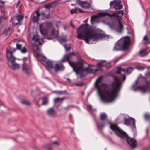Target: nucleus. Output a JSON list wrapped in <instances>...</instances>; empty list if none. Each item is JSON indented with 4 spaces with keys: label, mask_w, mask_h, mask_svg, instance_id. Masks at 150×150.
<instances>
[{
    "label": "nucleus",
    "mask_w": 150,
    "mask_h": 150,
    "mask_svg": "<svg viewBox=\"0 0 150 150\" xmlns=\"http://www.w3.org/2000/svg\"><path fill=\"white\" fill-rule=\"evenodd\" d=\"M114 82L107 87L104 84H102V77L100 76L96 81L95 85L102 101L104 103L113 101L117 96V92L121 87L120 79L117 76L113 77Z\"/></svg>",
    "instance_id": "obj_1"
},
{
    "label": "nucleus",
    "mask_w": 150,
    "mask_h": 150,
    "mask_svg": "<svg viewBox=\"0 0 150 150\" xmlns=\"http://www.w3.org/2000/svg\"><path fill=\"white\" fill-rule=\"evenodd\" d=\"M77 33L78 38L83 39L88 44H93L99 40L109 38L108 36L103 33L101 30L89 27L87 24L81 25L77 29Z\"/></svg>",
    "instance_id": "obj_2"
},
{
    "label": "nucleus",
    "mask_w": 150,
    "mask_h": 150,
    "mask_svg": "<svg viewBox=\"0 0 150 150\" xmlns=\"http://www.w3.org/2000/svg\"><path fill=\"white\" fill-rule=\"evenodd\" d=\"M74 55V53H72L64 55L61 61L63 62L67 61L73 68V71L76 72V74H81L84 72L95 74L99 70V69H94L90 67L84 68L83 67V61L80 57L78 62L70 61L69 59L71 58V55Z\"/></svg>",
    "instance_id": "obj_3"
},
{
    "label": "nucleus",
    "mask_w": 150,
    "mask_h": 150,
    "mask_svg": "<svg viewBox=\"0 0 150 150\" xmlns=\"http://www.w3.org/2000/svg\"><path fill=\"white\" fill-rule=\"evenodd\" d=\"M107 123L110 124V127L115 134L122 139L126 140L128 144L131 147L134 148L136 146V142L135 140L132 138L129 137L125 132L120 129L116 124H111L108 121L100 123H97V126L98 129H100L103 128Z\"/></svg>",
    "instance_id": "obj_4"
},
{
    "label": "nucleus",
    "mask_w": 150,
    "mask_h": 150,
    "mask_svg": "<svg viewBox=\"0 0 150 150\" xmlns=\"http://www.w3.org/2000/svg\"><path fill=\"white\" fill-rule=\"evenodd\" d=\"M51 25V23L50 22L43 23L40 25V31L42 35L45 37L44 38L50 40L55 37H57V38L58 40L60 39L63 42L67 41V40L66 39V36H62L61 37H58V31H55L54 29H53L52 30L51 33V35L50 36H46L47 33L48 26V25Z\"/></svg>",
    "instance_id": "obj_5"
},
{
    "label": "nucleus",
    "mask_w": 150,
    "mask_h": 150,
    "mask_svg": "<svg viewBox=\"0 0 150 150\" xmlns=\"http://www.w3.org/2000/svg\"><path fill=\"white\" fill-rule=\"evenodd\" d=\"M16 49L11 47L6 50V57L7 58L8 64L10 67L14 70L18 69L19 65L15 62L16 58L13 56V53Z\"/></svg>",
    "instance_id": "obj_6"
},
{
    "label": "nucleus",
    "mask_w": 150,
    "mask_h": 150,
    "mask_svg": "<svg viewBox=\"0 0 150 150\" xmlns=\"http://www.w3.org/2000/svg\"><path fill=\"white\" fill-rule=\"evenodd\" d=\"M130 43L129 39L127 37H123L116 42L113 48L114 51L124 50L128 49Z\"/></svg>",
    "instance_id": "obj_7"
},
{
    "label": "nucleus",
    "mask_w": 150,
    "mask_h": 150,
    "mask_svg": "<svg viewBox=\"0 0 150 150\" xmlns=\"http://www.w3.org/2000/svg\"><path fill=\"white\" fill-rule=\"evenodd\" d=\"M137 81H136L135 82V84L133 85L132 88L134 91H137L138 90H140L143 93H146L149 91L148 83L147 81H146V84L144 86H140L139 87L136 86L135 85L137 83Z\"/></svg>",
    "instance_id": "obj_8"
},
{
    "label": "nucleus",
    "mask_w": 150,
    "mask_h": 150,
    "mask_svg": "<svg viewBox=\"0 0 150 150\" xmlns=\"http://www.w3.org/2000/svg\"><path fill=\"white\" fill-rule=\"evenodd\" d=\"M23 18L22 15L16 14L11 18L10 21L12 23L13 25L16 26L20 24V21L23 19Z\"/></svg>",
    "instance_id": "obj_9"
},
{
    "label": "nucleus",
    "mask_w": 150,
    "mask_h": 150,
    "mask_svg": "<svg viewBox=\"0 0 150 150\" xmlns=\"http://www.w3.org/2000/svg\"><path fill=\"white\" fill-rule=\"evenodd\" d=\"M114 19L118 23V25L116 29V31L118 33H121L123 30V25L122 23L121 18L120 16H117L114 17Z\"/></svg>",
    "instance_id": "obj_10"
},
{
    "label": "nucleus",
    "mask_w": 150,
    "mask_h": 150,
    "mask_svg": "<svg viewBox=\"0 0 150 150\" xmlns=\"http://www.w3.org/2000/svg\"><path fill=\"white\" fill-rule=\"evenodd\" d=\"M131 120H132L133 122L132 125L134 127H135V120L132 117H129L127 115H125L124 118V123L126 125H130L131 123Z\"/></svg>",
    "instance_id": "obj_11"
},
{
    "label": "nucleus",
    "mask_w": 150,
    "mask_h": 150,
    "mask_svg": "<svg viewBox=\"0 0 150 150\" xmlns=\"http://www.w3.org/2000/svg\"><path fill=\"white\" fill-rule=\"evenodd\" d=\"M133 69V68L131 67L124 69L119 67L117 69L116 72L118 74H120L121 73V71H122L126 74H129L132 72Z\"/></svg>",
    "instance_id": "obj_12"
},
{
    "label": "nucleus",
    "mask_w": 150,
    "mask_h": 150,
    "mask_svg": "<svg viewBox=\"0 0 150 150\" xmlns=\"http://www.w3.org/2000/svg\"><path fill=\"white\" fill-rule=\"evenodd\" d=\"M120 1H113L110 3V6L114 5L115 9L119 10L121 9L122 7V5L120 4Z\"/></svg>",
    "instance_id": "obj_13"
},
{
    "label": "nucleus",
    "mask_w": 150,
    "mask_h": 150,
    "mask_svg": "<svg viewBox=\"0 0 150 150\" xmlns=\"http://www.w3.org/2000/svg\"><path fill=\"white\" fill-rule=\"evenodd\" d=\"M25 43L23 42V44L20 43H17L16 45V48L17 49L20 50L21 52L23 53H25L27 52V50L25 47Z\"/></svg>",
    "instance_id": "obj_14"
},
{
    "label": "nucleus",
    "mask_w": 150,
    "mask_h": 150,
    "mask_svg": "<svg viewBox=\"0 0 150 150\" xmlns=\"http://www.w3.org/2000/svg\"><path fill=\"white\" fill-rule=\"evenodd\" d=\"M76 3L79 4L83 8H88L90 7V4L86 1H76Z\"/></svg>",
    "instance_id": "obj_15"
},
{
    "label": "nucleus",
    "mask_w": 150,
    "mask_h": 150,
    "mask_svg": "<svg viewBox=\"0 0 150 150\" xmlns=\"http://www.w3.org/2000/svg\"><path fill=\"white\" fill-rule=\"evenodd\" d=\"M32 40L35 41V43H38L39 45H41L43 41L42 40L39 38L37 35H33Z\"/></svg>",
    "instance_id": "obj_16"
},
{
    "label": "nucleus",
    "mask_w": 150,
    "mask_h": 150,
    "mask_svg": "<svg viewBox=\"0 0 150 150\" xmlns=\"http://www.w3.org/2000/svg\"><path fill=\"white\" fill-rule=\"evenodd\" d=\"M54 67L55 72H57L59 70L63 71L64 69V67L61 64H56Z\"/></svg>",
    "instance_id": "obj_17"
},
{
    "label": "nucleus",
    "mask_w": 150,
    "mask_h": 150,
    "mask_svg": "<svg viewBox=\"0 0 150 150\" xmlns=\"http://www.w3.org/2000/svg\"><path fill=\"white\" fill-rule=\"evenodd\" d=\"M36 16H33L32 18V21L34 23H36L38 22L39 18L40 16L38 11L37 10L36 12Z\"/></svg>",
    "instance_id": "obj_18"
},
{
    "label": "nucleus",
    "mask_w": 150,
    "mask_h": 150,
    "mask_svg": "<svg viewBox=\"0 0 150 150\" xmlns=\"http://www.w3.org/2000/svg\"><path fill=\"white\" fill-rule=\"evenodd\" d=\"M48 114L51 117H54L56 115L55 111L53 108H51L49 109L47 111Z\"/></svg>",
    "instance_id": "obj_19"
},
{
    "label": "nucleus",
    "mask_w": 150,
    "mask_h": 150,
    "mask_svg": "<svg viewBox=\"0 0 150 150\" xmlns=\"http://www.w3.org/2000/svg\"><path fill=\"white\" fill-rule=\"evenodd\" d=\"M22 70L23 72L27 74H28V71L29 70V68L28 64L24 63L23 65Z\"/></svg>",
    "instance_id": "obj_20"
},
{
    "label": "nucleus",
    "mask_w": 150,
    "mask_h": 150,
    "mask_svg": "<svg viewBox=\"0 0 150 150\" xmlns=\"http://www.w3.org/2000/svg\"><path fill=\"white\" fill-rule=\"evenodd\" d=\"M83 12V11L82 10L76 8L75 9H72L70 11V13L71 14L74 13H82Z\"/></svg>",
    "instance_id": "obj_21"
},
{
    "label": "nucleus",
    "mask_w": 150,
    "mask_h": 150,
    "mask_svg": "<svg viewBox=\"0 0 150 150\" xmlns=\"http://www.w3.org/2000/svg\"><path fill=\"white\" fill-rule=\"evenodd\" d=\"M45 62L48 67L50 68H54V61L49 60L47 61H45Z\"/></svg>",
    "instance_id": "obj_22"
},
{
    "label": "nucleus",
    "mask_w": 150,
    "mask_h": 150,
    "mask_svg": "<svg viewBox=\"0 0 150 150\" xmlns=\"http://www.w3.org/2000/svg\"><path fill=\"white\" fill-rule=\"evenodd\" d=\"M101 16H108L110 18H111L112 17H114L115 16V14H111L107 12L102 13H100Z\"/></svg>",
    "instance_id": "obj_23"
},
{
    "label": "nucleus",
    "mask_w": 150,
    "mask_h": 150,
    "mask_svg": "<svg viewBox=\"0 0 150 150\" xmlns=\"http://www.w3.org/2000/svg\"><path fill=\"white\" fill-rule=\"evenodd\" d=\"M111 21V20L110 18L106 19H104L103 20V22L105 24H106L108 25L111 28H112L111 25V23L110 21Z\"/></svg>",
    "instance_id": "obj_24"
},
{
    "label": "nucleus",
    "mask_w": 150,
    "mask_h": 150,
    "mask_svg": "<svg viewBox=\"0 0 150 150\" xmlns=\"http://www.w3.org/2000/svg\"><path fill=\"white\" fill-rule=\"evenodd\" d=\"M38 45H39L38 43H35L32 44L33 48L35 52H37L38 50Z\"/></svg>",
    "instance_id": "obj_25"
},
{
    "label": "nucleus",
    "mask_w": 150,
    "mask_h": 150,
    "mask_svg": "<svg viewBox=\"0 0 150 150\" xmlns=\"http://www.w3.org/2000/svg\"><path fill=\"white\" fill-rule=\"evenodd\" d=\"M149 52H150L149 51L146 52L145 50H142L140 51L139 54L141 56L144 57L147 55Z\"/></svg>",
    "instance_id": "obj_26"
},
{
    "label": "nucleus",
    "mask_w": 150,
    "mask_h": 150,
    "mask_svg": "<svg viewBox=\"0 0 150 150\" xmlns=\"http://www.w3.org/2000/svg\"><path fill=\"white\" fill-rule=\"evenodd\" d=\"M6 34L7 35H10L12 32V28L9 27L5 30Z\"/></svg>",
    "instance_id": "obj_27"
},
{
    "label": "nucleus",
    "mask_w": 150,
    "mask_h": 150,
    "mask_svg": "<svg viewBox=\"0 0 150 150\" xmlns=\"http://www.w3.org/2000/svg\"><path fill=\"white\" fill-rule=\"evenodd\" d=\"M100 119L102 120H105L107 117V116L105 113H103L100 114Z\"/></svg>",
    "instance_id": "obj_28"
},
{
    "label": "nucleus",
    "mask_w": 150,
    "mask_h": 150,
    "mask_svg": "<svg viewBox=\"0 0 150 150\" xmlns=\"http://www.w3.org/2000/svg\"><path fill=\"white\" fill-rule=\"evenodd\" d=\"M64 99V98H57L54 99V102L55 103H56L59 102H61Z\"/></svg>",
    "instance_id": "obj_29"
},
{
    "label": "nucleus",
    "mask_w": 150,
    "mask_h": 150,
    "mask_svg": "<svg viewBox=\"0 0 150 150\" xmlns=\"http://www.w3.org/2000/svg\"><path fill=\"white\" fill-rule=\"evenodd\" d=\"M37 56L38 58L41 59L42 60L45 61L46 59V57L42 55L37 54Z\"/></svg>",
    "instance_id": "obj_30"
},
{
    "label": "nucleus",
    "mask_w": 150,
    "mask_h": 150,
    "mask_svg": "<svg viewBox=\"0 0 150 150\" xmlns=\"http://www.w3.org/2000/svg\"><path fill=\"white\" fill-rule=\"evenodd\" d=\"M53 3H50L47 4L44 6V7L47 9L49 10L51 7L52 6Z\"/></svg>",
    "instance_id": "obj_31"
},
{
    "label": "nucleus",
    "mask_w": 150,
    "mask_h": 150,
    "mask_svg": "<svg viewBox=\"0 0 150 150\" xmlns=\"http://www.w3.org/2000/svg\"><path fill=\"white\" fill-rule=\"evenodd\" d=\"M47 99L46 97H44L42 98V105H45L47 103Z\"/></svg>",
    "instance_id": "obj_32"
},
{
    "label": "nucleus",
    "mask_w": 150,
    "mask_h": 150,
    "mask_svg": "<svg viewBox=\"0 0 150 150\" xmlns=\"http://www.w3.org/2000/svg\"><path fill=\"white\" fill-rule=\"evenodd\" d=\"M21 103L23 104L26 105H29L30 104V103L29 101L25 100L21 101Z\"/></svg>",
    "instance_id": "obj_33"
},
{
    "label": "nucleus",
    "mask_w": 150,
    "mask_h": 150,
    "mask_svg": "<svg viewBox=\"0 0 150 150\" xmlns=\"http://www.w3.org/2000/svg\"><path fill=\"white\" fill-rule=\"evenodd\" d=\"M136 68L139 70H144L145 67L144 66H137L136 67Z\"/></svg>",
    "instance_id": "obj_34"
},
{
    "label": "nucleus",
    "mask_w": 150,
    "mask_h": 150,
    "mask_svg": "<svg viewBox=\"0 0 150 150\" xmlns=\"http://www.w3.org/2000/svg\"><path fill=\"white\" fill-rule=\"evenodd\" d=\"M64 47L66 50H69L71 49L70 45L69 44H66L64 46Z\"/></svg>",
    "instance_id": "obj_35"
},
{
    "label": "nucleus",
    "mask_w": 150,
    "mask_h": 150,
    "mask_svg": "<svg viewBox=\"0 0 150 150\" xmlns=\"http://www.w3.org/2000/svg\"><path fill=\"white\" fill-rule=\"evenodd\" d=\"M144 117L146 120H148L150 118V115L148 113H146L144 115Z\"/></svg>",
    "instance_id": "obj_36"
},
{
    "label": "nucleus",
    "mask_w": 150,
    "mask_h": 150,
    "mask_svg": "<svg viewBox=\"0 0 150 150\" xmlns=\"http://www.w3.org/2000/svg\"><path fill=\"white\" fill-rule=\"evenodd\" d=\"M96 18V17L95 16H92L91 17V23L92 24H93V21H94L95 20V18Z\"/></svg>",
    "instance_id": "obj_37"
},
{
    "label": "nucleus",
    "mask_w": 150,
    "mask_h": 150,
    "mask_svg": "<svg viewBox=\"0 0 150 150\" xmlns=\"http://www.w3.org/2000/svg\"><path fill=\"white\" fill-rule=\"evenodd\" d=\"M2 14L1 15V16L3 18H4L5 19H6L7 17L6 16H4V14L5 13V12L4 11H1Z\"/></svg>",
    "instance_id": "obj_38"
},
{
    "label": "nucleus",
    "mask_w": 150,
    "mask_h": 150,
    "mask_svg": "<svg viewBox=\"0 0 150 150\" xmlns=\"http://www.w3.org/2000/svg\"><path fill=\"white\" fill-rule=\"evenodd\" d=\"M88 107L90 108V110L92 111H96V109H93L92 106L91 105H88Z\"/></svg>",
    "instance_id": "obj_39"
},
{
    "label": "nucleus",
    "mask_w": 150,
    "mask_h": 150,
    "mask_svg": "<svg viewBox=\"0 0 150 150\" xmlns=\"http://www.w3.org/2000/svg\"><path fill=\"white\" fill-rule=\"evenodd\" d=\"M4 1H0V7H3L4 6Z\"/></svg>",
    "instance_id": "obj_40"
},
{
    "label": "nucleus",
    "mask_w": 150,
    "mask_h": 150,
    "mask_svg": "<svg viewBox=\"0 0 150 150\" xmlns=\"http://www.w3.org/2000/svg\"><path fill=\"white\" fill-rule=\"evenodd\" d=\"M106 62V61L105 60H103V61H102V62H100V63H98L97 64V65L98 66H102V63H103V62Z\"/></svg>",
    "instance_id": "obj_41"
},
{
    "label": "nucleus",
    "mask_w": 150,
    "mask_h": 150,
    "mask_svg": "<svg viewBox=\"0 0 150 150\" xmlns=\"http://www.w3.org/2000/svg\"><path fill=\"white\" fill-rule=\"evenodd\" d=\"M118 13H121L122 15H123L124 14V11L123 10L118 11H117Z\"/></svg>",
    "instance_id": "obj_42"
},
{
    "label": "nucleus",
    "mask_w": 150,
    "mask_h": 150,
    "mask_svg": "<svg viewBox=\"0 0 150 150\" xmlns=\"http://www.w3.org/2000/svg\"><path fill=\"white\" fill-rule=\"evenodd\" d=\"M52 144L57 146H58L59 145V143L57 141H54L53 142H52Z\"/></svg>",
    "instance_id": "obj_43"
},
{
    "label": "nucleus",
    "mask_w": 150,
    "mask_h": 150,
    "mask_svg": "<svg viewBox=\"0 0 150 150\" xmlns=\"http://www.w3.org/2000/svg\"><path fill=\"white\" fill-rule=\"evenodd\" d=\"M56 93L60 95L64 94L65 93L64 92L62 91H59Z\"/></svg>",
    "instance_id": "obj_44"
},
{
    "label": "nucleus",
    "mask_w": 150,
    "mask_h": 150,
    "mask_svg": "<svg viewBox=\"0 0 150 150\" xmlns=\"http://www.w3.org/2000/svg\"><path fill=\"white\" fill-rule=\"evenodd\" d=\"M146 16H147L148 15H150V8H149L146 11Z\"/></svg>",
    "instance_id": "obj_45"
},
{
    "label": "nucleus",
    "mask_w": 150,
    "mask_h": 150,
    "mask_svg": "<svg viewBox=\"0 0 150 150\" xmlns=\"http://www.w3.org/2000/svg\"><path fill=\"white\" fill-rule=\"evenodd\" d=\"M75 85L76 86H81L83 85V84L82 83H76L75 84Z\"/></svg>",
    "instance_id": "obj_46"
},
{
    "label": "nucleus",
    "mask_w": 150,
    "mask_h": 150,
    "mask_svg": "<svg viewBox=\"0 0 150 150\" xmlns=\"http://www.w3.org/2000/svg\"><path fill=\"white\" fill-rule=\"evenodd\" d=\"M143 40L146 41L148 40V37L147 35H146L144 37Z\"/></svg>",
    "instance_id": "obj_47"
},
{
    "label": "nucleus",
    "mask_w": 150,
    "mask_h": 150,
    "mask_svg": "<svg viewBox=\"0 0 150 150\" xmlns=\"http://www.w3.org/2000/svg\"><path fill=\"white\" fill-rule=\"evenodd\" d=\"M41 14L43 16H44L46 18H48V16H46L45 14L44 13L42 12L41 13Z\"/></svg>",
    "instance_id": "obj_48"
},
{
    "label": "nucleus",
    "mask_w": 150,
    "mask_h": 150,
    "mask_svg": "<svg viewBox=\"0 0 150 150\" xmlns=\"http://www.w3.org/2000/svg\"><path fill=\"white\" fill-rule=\"evenodd\" d=\"M125 78H126L125 76V75L124 74L123 76V81H125Z\"/></svg>",
    "instance_id": "obj_49"
},
{
    "label": "nucleus",
    "mask_w": 150,
    "mask_h": 150,
    "mask_svg": "<svg viewBox=\"0 0 150 150\" xmlns=\"http://www.w3.org/2000/svg\"><path fill=\"white\" fill-rule=\"evenodd\" d=\"M70 107V106H68L67 107H64L63 108L64 109V110H66V109H67L68 108H69Z\"/></svg>",
    "instance_id": "obj_50"
},
{
    "label": "nucleus",
    "mask_w": 150,
    "mask_h": 150,
    "mask_svg": "<svg viewBox=\"0 0 150 150\" xmlns=\"http://www.w3.org/2000/svg\"><path fill=\"white\" fill-rule=\"evenodd\" d=\"M88 18L87 19H86L85 21H84V22L86 23L88 22Z\"/></svg>",
    "instance_id": "obj_51"
},
{
    "label": "nucleus",
    "mask_w": 150,
    "mask_h": 150,
    "mask_svg": "<svg viewBox=\"0 0 150 150\" xmlns=\"http://www.w3.org/2000/svg\"><path fill=\"white\" fill-rule=\"evenodd\" d=\"M20 2V1H18V3H17V5H16V6H18V5L19 4Z\"/></svg>",
    "instance_id": "obj_52"
},
{
    "label": "nucleus",
    "mask_w": 150,
    "mask_h": 150,
    "mask_svg": "<svg viewBox=\"0 0 150 150\" xmlns=\"http://www.w3.org/2000/svg\"><path fill=\"white\" fill-rule=\"evenodd\" d=\"M71 26H72V27L74 28V25L73 24H71Z\"/></svg>",
    "instance_id": "obj_53"
},
{
    "label": "nucleus",
    "mask_w": 150,
    "mask_h": 150,
    "mask_svg": "<svg viewBox=\"0 0 150 150\" xmlns=\"http://www.w3.org/2000/svg\"><path fill=\"white\" fill-rule=\"evenodd\" d=\"M47 149L48 150H52V149L50 147L48 148Z\"/></svg>",
    "instance_id": "obj_54"
},
{
    "label": "nucleus",
    "mask_w": 150,
    "mask_h": 150,
    "mask_svg": "<svg viewBox=\"0 0 150 150\" xmlns=\"http://www.w3.org/2000/svg\"><path fill=\"white\" fill-rule=\"evenodd\" d=\"M27 59V58L26 57H24V58H23V60H24V59H25L26 60Z\"/></svg>",
    "instance_id": "obj_55"
},
{
    "label": "nucleus",
    "mask_w": 150,
    "mask_h": 150,
    "mask_svg": "<svg viewBox=\"0 0 150 150\" xmlns=\"http://www.w3.org/2000/svg\"><path fill=\"white\" fill-rule=\"evenodd\" d=\"M2 104V103L1 102V101H0V106Z\"/></svg>",
    "instance_id": "obj_56"
},
{
    "label": "nucleus",
    "mask_w": 150,
    "mask_h": 150,
    "mask_svg": "<svg viewBox=\"0 0 150 150\" xmlns=\"http://www.w3.org/2000/svg\"><path fill=\"white\" fill-rule=\"evenodd\" d=\"M1 18H0V23L1 22Z\"/></svg>",
    "instance_id": "obj_57"
},
{
    "label": "nucleus",
    "mask_w": 150,
    "mask_h": 150,
    "mask_svg": "<svg viewBox=\"0 0 150 150\" xmlns=\"http://www.w3.org/2000/svg\"><path fill=\"white\" fill-rule=\"evenodd\" d=\"M67 80H69V81H70V79H67Z\"/></svg>",
    "instance_id": "obj_58"
},
{
    "label": "nucleus",
    "mask_w": 150,
    "mask_h": 150,
    "mask_svg": "<svg viewBox=\"0 0 150 150\" xmlns=\"http://www.w3.org/2000/svg\"><path fill=\"white\" fill-rule=\"evenodd\" d=\"M82 76L81 75V76H80V78H82Z\"/></svg>",
    "instance_id": "obj_59"
},
{
    "label": "nucleus",
    "mask_w": 150,
    "mask_h": 150,
    "mask_svg": "<svg viewBox=\"0 0 150 150\" xmlns=\"http://www.w3.org/2000/svg\"><path fill=\"white\" fill-rule=\"evenodd\" d=\"M149 129H147V132H148V130Z\"/></svg>",
    "instance_id": "obj_60"
},
{
    "label": "nucleus",
    "mask_w": 150,
    "mask_h": 150,
    "mask_svg": "<svg viewBox=\"0 0 150 150\" xmlns=\"http://www.w3.org/2000/svg\"><path fill=\"white\" fill-rule=\"evenodd\" d=\"M49 13H48V16H49Z\"/></svg>",
    "instance_id": "obj_61"
},
{
    "label": "nucleus",
    "mask_w": 150,
    "mask_h": 150,
    "mask_svg": "<svg viewBox=\"0 0 150 150\" xmlns=\"http://www.w3.org/2000/svg\"><path fill=\"white\" fill-rule=\"evenodd\" d=\"M149 52H150V51H149Z\"/></svg>",
    "instance_id": "obj_62"
}]
</instances>
